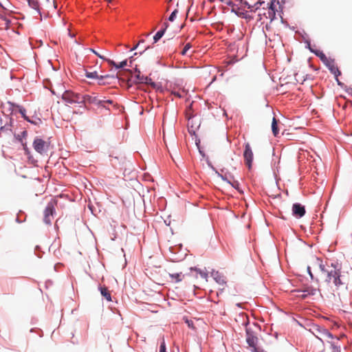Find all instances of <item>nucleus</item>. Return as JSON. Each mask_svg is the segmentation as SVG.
I'll use <instances>...</instances> for the list:
<instances>
[{
	"instance_id": "obj_22",
	"label": "nucleus",
	"mask_w": 352,
	"mask_h": 352,
	"mask_svg": "<svg viewBox=\"0 0 352 352\" xmlns=\"http://www.w3.org/2000/svg\"><path fill=\"white\" fill-rule=\"evenodd\" d=\"M171 94L174 95L175 97H177V98H182L184 96V94H185V91L184 90H182V91H171Z\"/></svg>"
},
{
	"instance_id": "obj_14",
	"label": "nucleus",
	"mask_w": 352,
	"mask_h": 352,
	"mask_svg": "<svg viewBox=\"0 0 352 352\" xmlns=\"http://www.w3.org/2000/svg\"><path fill=\"white\" fill-rule=\"evenodd\" d=\"M305 292H306L307 295L309 296H314L318 292H320V289H316L313 287L312 286H307L304 288Z\"/></svg>"
},
{
	"instance_id": "obj_43",
	"label": "nucleus",
	"mask_w": 352,
	"mask_h": 352,
	"mask_svg": "<svg viewBox=\"0 0 352 352\" xmlns=\"http://www.w3.org/2000/svg\"><path fill=\"white\" fill-rule=\"evenodd\" d=\"M168 27V24L167 23H164V28L163 29H165V30H166Z\"/></svg>"
},
{
	"instance_id": "obj_6",
	"label": "nucleus",
	"mask_w": 352,
	"mask_h": 352,
	"mask_svg": "<svg viewBox=\"0 0 352 352\" xmlns=\"http://www.w3.org/2000/svg\"><path fill=\"white\" fill-rule=\"evenodd\" d=\"M54 212V204L53 202H49L44 210V222L46 224H51L53 219Z\"/></svg>"
},
{
	"instance_id": "obj_26",
	"label": "nucleus",
	"mask_w": 352,
	"mask_h": 352,
	"mask_svg": "<svg viewBox=\"0 0 352 352\" xmlns=\"http://www.w3.org/2000/svg\"><path fill=\"white\" fill-rule=\"evenodd\" d=\"M0 18L5 21L6 28H8L10 24V21L3 14H0Z\"/></svg>"
},
{
	"instance_id": "obj_17",
	"label": "nucleus",
	"mask_w": 352,
	"mask_h": 352,
	"mask_svg": "<svg viewBox=\"0 0 352 352\" xmlns=\"http://www.w3.org/2000/svg\"><path fill=\"white\" fill-rule=\"evenodd\" d=\"M170 277L171 278V280L173 281H175V283L180 282L183 278L184 275L182 273H174V274H170Z\"/></svg>"
},
{
	"instance_id": "obj_29",
	"label": "nucleus",
	"mask_w": 352,
	"mask_h": 352,
	"mask_svg": "<svg viewBox=\"0 0 352 352\" xmlns=\"http://www.w3.org/2000/svg\"><path fill=\"white\" fill-rule=\"evenodd\" d=\"M264 3V1H258L254 5L252 6L253 12H255L256 10L259 8V6Z\"/></svg>"
},
{
	"instance_id": "obj_5",
	"label": "nucleus",
	"mask_w": 352,
	"mask_h": 352,
	"mask_svg": "<svg viewBox=\"0 0 352 352\" xmlns=\"http://www.w3.org/2000/svg\"><path fill=\"white\" fill-rule=\"evenodd\" d=\"M243 157L245 165L248 166V169H251L253 161V152L249 143L245 144Z\"/></svg>"
},
{
	"instance_id": "obj_33",
	"label": "nucleus",
	"mask_w": 352,
	"mask_h": 352,
	"mask_svg": "<svg viewBox=\"0 0 352 352\" xmlns=\"http://www.w3.org/2000/svg\"><path fill=\"white\" fill-rule=\"evenodd\" d=\"M160 352H166V344H165L164 340H163L160 344Z\"/></svg>"
},
{
	"instance_id": "obj_11",
	"label": "nucleus",
	"mask_w": 352,
	"mask_h": 352,
	"mask_svg": "<svg viewBox=\"0 0 352 352\" xmlns=\"http://www.w3.org/2000/svg\"><path fill=\"white\" fill-rule=\"evenodd\" d=\"M211 276L219 285H224L226 284L225 277L218 271L213 270L211 272Z\"/></svg>"
},
{
	"instance_id": "obj_36",
	"label": "nucleus",
	"mask_w": 352,
	"mask_h": 352,
	"mask_svg": "<svg viewBox=\"0 0 352 352\" xmlns=\"http://www.w3.org/2000/svg\"><path fill=\"white\" fill-rule=\"evenodd\" d=\"M107 62L111 66H113L116 68L117 67V63H116L113 60H111V59H108L107 60Z\"/></svg>"
},
{
	"instance_id": "obj_18",
	"label": "nucleus",
	"mask_w": 352,
	"mask_h": 352,
	"mask_svg": "<svg viewBox=\"0 0 352 352\" xmlns=\"http://www.w3.org/2000/svg\"><path fill=\"white\" fill-rule=\"evenodd\" d=\"M12 107H13V110L17 109L19 111V112L21 114L23 118H24L26 120L29 121V120L28 119V118L25 116V109L23 107L18 105V104H12Z\"/></svg>"
},
{
	"instance_id": "obj_24",
	"label": "nucleus",
	"mask_w": 352,
	"mask_h": 352,
	"mask_svg": "<svg viewBox=\"0 0 352 352\" xmlns=\"http://www.w3.org/2000/svg\"><path fill=\"white\" fill-rule=\"evenodd\" d=\"M298 293H299L297 296L299 297V298H301L302 299H305L307 297H308L309 296L307 295L306 292H305V289H302V290H298L297 291Z\"/></svg>"
},
{
	"instance_id": "obj_42",
	"label": "nucleus",
	"mask_w": 352,
	"mask_h": 352,
	"mask_svg": "<svg viewBox=\"0 0 352 352\" xmlns=\"http://www.w3.org/2000/svg\"><path fill=\"white\" fill-rule=\"evenodd\" d=\"M99 58L102 59V60H105V61H107V60L109 59V58H107L105 56H102L101 54L99 56Z\"/></svg>"
},
{
	"instance_id": "obj_28",
	"label": "nucleus",
	"mask_w": 352,
	"mask_h": 352,
	"mask_svg": "<svg viewBox=\"0 0 352 352\" xmlns=\"http://www.w3.org/2000/svg\"><path fill=\"white\" fill-rule=\"evenodd\" d=\"M234 188H236V190H238L239 192H242V191H241L239 190V183L237 182V181H235L234 180L232 182H228Z\"/></svg>"
},
{
	"instance_id": "obj_16",
	"label": "nucleus",
	"mask_w": 352,
	"mask_h": 352,
	"mask_svg": "<svg viewBox=\"0 0 352 352\" xmlns=\"http://www.w3.org/2000/svg\"><path fill=\"white\" fill-rule=\"evenodd\" d=\"M100 293L108 301H111V294L106 287H100Z\"/></svg>"
},
{
	"instance_id": "obj_21",
	"label": "nucleus",
	"mask_w": 352,
	"mask_h": 352,
	"mask_svg": "<svg viewBox=\"0 0 352 352\" xmlns=\"http://www.w3.org/2000/svg\"><path fill=\"white\" fill-rule=\"evenodd\" d=\"M320 336L324 338H332V334L327 329H323L322 331H320Z\"/></svg>"
},
{
	"instance_id": "obj_41",
	"label": "nucleus",
	"mask_w": 352,
	"mask_h": 352,
	"mask_svg": "<svg viewBox=\"0 0 352 352\" xmlns=\"http://www.w3.org/2000/svg\"><path fill=\"white\" fill-rule=\"evenodd\" d=\"M90 50L94 53L98 57H99V56L100 55L98 52H97L96 51H95L93 49H90Z\"/></svg>"
},
{
	"instance_id": "obj_9",
	"label": "nucleus",
	"mask_w": 352,
	"mask_h": 352,
	"mask_svg": "<svg viewBox=\"0 0 352 352\" xmlns=\"http://www.w3.org/2000/svg\"><path fill=\"white\" fill-rule=\"evenodd\" d=\"M305 206L301 205L300 204L296 203L292 206V214L296 218H301L305 214Z\"/></svg>"
},
{
	"instance_id": "obj_37",
	"label": "nucleus",
	"mask_w": 352,
	"mask_h": 352,
	"mask_svg": "<svg viewBox=\"0 0 352 352\" xmlns=\"http://www.w3.org/2000/svg\"><path fill=\"white\" fill-rule=\"evenodd\" d=\"M110 82L109 81H106V80H98V85H104L106 84H109Z\"/></svg>"
},
{
	"instance_id": "obj_46",
	"label": "nucleus",
	"mask_w": 352,
	"mask_h": 352,
	"mask_svg": "<svg viewBox=\"0 0 352 352\" xmlns=\"http://www.w3.org/2000/svg\"><path fill=\"white\" fill-rule=\"evenodd\" d=\"M316 337L318 338L320 340L322 339V338H319L318 336Z\"/></svg>"
},
{
	"instance_id": "obj_12",
	"label": "nucleus",
	"mask_w": 352,
	"mask_h": 352,
	"mask_svg": "<svg viewBox=\"0 0 352 352\" xmlns=\"http://www.w3.org/2000/svg\"><path fill=\"white\" fill-rule=\"evenodd\" d=\"M28 4L33 9L36 10V12L40 14V3L42 1L48 2L49 0H27Z\"/></svg>"
},
{
	"instance_id": "obj_44",
	"label": "nucleus",
	"mask_w": 352,
	"mask_h": 352,
	"mask_svg": "<svg viewBox=\"0 0 352 352\" xmlns=\"http://www.w3.org/2000/svg\"><path fill=\"white\" fill-rule=\"evenodd\" d=\"M226 3H227V5H228V6H232V5H233L232 2V1H228Z\"/></svg>"
},
{
	"instance_id": "obj_30",
	"label": "nucleus",
	"mask_w": 352,
	"mask_h": 352,
	"mask_svg": "<svg viewBox=\"0 0 352 352\" xmlns=\"http://www.w3.org/2000/svg\"><path fill=\"white\" fill-rule=\"evenodd\" d=\"M195 270L197 272H198L203 278H205L206 280H207L208 274L206 272H201L200 270H198V269H195Z\"/></svg>"
},
{
	"instance_id": "obj_39",
	"label": "nucleus",
	"mask_w": 352,
	"mask_h": 352,
	"mask_svg": "<svg viewBox=\"0 0 352 352\" xmlns=\"http://www.w3.org/2000/svg\"><path fill=\"white\" fill-rule=\"evenodd\" d=\"M144 42V40L140 41L139 43L131 49V50H134L135 49H136L138 47V46L140 45V43H143Z\"/></svg>"
},
{
	"instance_id": "obj_20",
	"label": "nucleus",
	"mask_w": 352,
	"mask_h": 352,
	"mask_svg": "<svg viewBox=\"0 0 352 352\" xmlns=\"http://www.w3.org/2000/svg\"><path fill=\"white\" fill-rule=\"evenodd\" d=\"M165 33V29H162L160 31H158L155 35L153 36L154 43H157L164 34Z\"/></svg>"
},
{
	"instance_id": "obj_25",
	"label": "nucleus",
	"mask_w": 352,
	"mask_h": 352,
	"mask_svg": "<svg viewBox=\"0 0 352 352\" xmlns=\"http://www.w3.org/2000/svg\"><path fill=\"white\" fill-rule=\"evenodd\" d=\"M267 7L268 10L273 9L274 10L276 11V3H275V1H273V0H270V1L267 3Z\"/></svg>"
},
{
	"instance_id": "obj_40",
	"label": "nucleus",
	"mask_w": 352,
	"mask_h": 352,
	"mask_svg": "<svg viewBox=\"0 0 352 352\" xmlns=\"http://www.w3.org/2000/svg\"><path fill=\"white\" fill-rule=\"evenodd\" d=\"M102 106H104V103H109V104H111L112 103V101L110 100H102Z\"/></svg>"
},
{
	"instance_id": "obj_34",
	"label": "nucleus",
	"mask_w": 352,
	"mask_h": 352,
	"mask_svg": "<svg viewBox=\"0 0 352 352\" xmlns=\"http://www.w3.org/2000/svg\"><path fill=\"white\" fill-rule=\"evenodd\" d=\"M143 83H145V84H149L151 85L153 88H155L156 87V84L153 82H152L151 79L150 78H148V80H144L143 81Z\"/></svg>"
},
{
	"instance_id": "obj_1",
	"label": "nucleus",
	"mask_w": 352,
	"mask_h": 352,
	"mask_svg": "<svg viewBox=\"0 0 352 352\" xmlns=\"http://www.w3.org/2000/svg\"><path fill=\"white\" fill-rule=\"evenodd\" d=\"M311 265L318 267L322 272L326 273L327 276L322 289L326 294H334L335 292H337L339 295L340 290L347 289V284L341 278L340 270L338 269L335 265L332 264L331 269H325L322 261L315 257L311 261Z\"/></svg>"
},
{
	"instance_id": "obj_2",
	"label": "nucleus",
	"mask_w": 352,
	"mask_h": 352,
	"mask_svg": "<svg viewBox=\"0 0 352 352\" xmlns=\"http://www.w3.org/2000/svg\"><path fill=\"white\" fill-rule=\"evenodd\" d=\"M315 54L325 64V65L329 68L333 74H334L336 76L341 74L338 67L335 63L334 60L327 58L322 52L318 51L316 52Z\"/></svg>"
},
{
	"instance_id": "obj_38",
	"label": "nucleus",
	"mask_w": 352,
	"mask_h": 352,
	"mask_svg": "<svg viewBox=\"0 0 352 352\" xmlns=\"http://www.w3.org/2000/svg\"><path fill=\"white\" fill-rule=\"evenodd\" d=\"M245 6L248 7L251 12H253V8L252 5H250L248 2H245Z\"/></svg>"
},
{
	"instance_id": "obj_45",
	"label": "nucleus",
	"mask_w": 352,
	"mask_h": 352,
	"mask_svg": "<svg viewBox=\"0 0 352 352\" xmlns=\"http://www.w3.org/2000/svg\"><path fill=\"white\" fill-rule=\"evenodd\" d=\"M107 2H111L112 0H106Z\"/></svg>"
},
{
	"instance_id": "obj_8",
	"label": "nucleus",
	"mask_w": 352,
	"mask_h": 352,
	"mask_svg": "<svg viewBox=\"0 0 352 352\" xmlns=\"http://www.w3.org/2000/svg\"><path fill=\"white\" fill-rule=\"evenodd\" d=\"M246 342L248 345L252 348V351L255 352V350H258L257 348L258 338L254 336L252 333L247 331Z\"/></svg>"
},
{
	"instance_id": "obj_13",
	"label": "nucleus",
	"mask_w": 352,
	"mask_h": 352,
	"mask_svg": "<svg viewBox=\"0 0 352 352\" xmlns=\"http://www.w3.org/2000/svg\"><path fill=\"white\" fill-rule=\"evenodd\" d=\"M135 74L134 75V78H135V82L138 83H143L144 80H148V78L146 76H142L140 74V71L135 68Z\"/></svg>"
},
{
	"instance_id": "obj_23",
	"label": "nucleus",
	"mask_w": 352,
	"mask_h": 352,
	"mask_svg": "<svg viewBox=\"0 0 352 352\" xmlns=\"http://www.w3.org/2000/svg\"><path fill=\"white\" fill-rule=\"evenodd\" d=\"M268 16L267 18H269L270 20H273L275 18L276 16V12L273 9L268 10Z\"/></svg>"
},
{
	"instance_id": "obj_32",
	"label": "nucleus",
	"mask_w": 352,
	"mask_h": 352,
	"mask_svg": "<svg viewBox=\"0 0 352 352\" xmlns=\"http://www.w3.org/2000/svg\"><path fill=\"white\" fill-rule=\"evenodd\" d=\"M127 65V60H124L122 61L120 64H117L116 69H120L125 67Z\"/></svg>"
},
{
	"instance_id": "obj_15",
	"label": "nucleus",
	"mask_w": 352,
	"mask_h": 352,
	"mask_svg": "<svg viewBox=\"0 0 352 352\" xmlns=\"http://www.w3.org/2000/svg\"><path fill=\"white\" fill-rule=\"evenodd\" d=\"M0 6L5 10L12 12V4L8 0H0Z\"/></svg>"
},
{
	"instance_id": "obj_3",
	"label": "nucleus",
	"mask_w": 352,
	"mask_h": 352,
	"mask_svg": "<svg viewBox=\"0 0 352 352\" xmlns=\"http://www.w3.org/2000/svg\"><path fill=\"white\" fill-rule=\"evenodd\" d=\"M49 143L40 138H36L33 142L34 150L41 155H44L49 149Z\"/></svg>"
},
{
	"instance_id": "obj_31",
	"label": "nucleus",
	"mask_w": 352,
	"mask_h": 352,
	"mask_svg": "<svg viewBox=\"0 0 352 352\" xmlns=\"http://www.w3.org/2000/svg\"><path fill=\"white\" fill-rule=\"evenodd\" d=\"M177 10H175L170 15V16L168 17V20L170 21H173L176 17V15H177Z\"/></svg>"
},
{
	"instance_id": "obj_35",
	"label": "nucleus",
	"mask_w": 352,
	"mask_h": 352,
	"mask_svg": "<svg viewBox=\"0 0 352 352\" xmlns=\"http://www.w3.org/2000/svg\"><path fill=\"white\" fill-rule=\"evenodd\" d=\"M307 270L308 274H309V276H310L311 279V280H314V275H313V274H312V272H311V266H309H309H307Z\"/></svg>"
},
{
	"instance_id": "obj_10",
	"label": "nucleus",
	"mask_w": 352,
	"mask_h": 352,
	"mask_svg": "<svg viewBox=\"0 0 352 352\" xmlns=\"http://www.w3.org/2000/svg\"><path fill=\"white\" fill-rule=\"evenodd\" d=\"M85 76L88 78L98 79V80L114 79V76L109 74L99 76L97 72H89L86 71Z\"/></svg>"
},
{
	"instance_id": "obj_27",
	"label": "nucleus",
	"mask_w": 352,
	"mask_h": 352,
	"mask_svg": "<svg viewBox=\"0 0 352 352\" xmlns=\"http://www.w3.org/2000/svg\"><path fill=\"white\" fill-rule=\"evenodd\" d=\"M192 45L190 43H188L184 47L183 50L182 51L181 54L182 55L184 56L186 55L187 51L191 48Z\"/></svg>"
},
{
	"instance_id": "obj_7",
	"label": "nucleus",
	"mask_w": 352,
	"mask_h": 352,
	"mask_svg": "<svg viewBox=\"0 0 352 352\" xmlns=\"http://www.w3.org/2000/svg\"><path fill=\"white\" fill-rule=\"evenodd\" d=\"M89 103L96 105H102V100L94 95H81L80 103Z\"/></svg>"
},
{
	"instance_id": "obj_4",
	"label": "nucleus",
	"mask_w": 352,
	"mask_h": 352,
	"mask_svg": "<svg viewBox=\"0 0 352 352\" xmlns=\"http://www.w3.org/2000/svg\"><path fill=\"white\" fill-rule=\"evenodd\" d=\"M62 98L65 102L69 104H80L81 94L71 91H66L63 94Z\"/></svg>"
},
{
	"instance_id": "obj_19",
	"label": "nucleus",
	"mask_w": 352,
	"mask_h": 352,
	"mask_svg": "<svg viewBox=\"0 0 352 352\" xmlns=\"http://www.w3.org/2000/svg\"><path fill=\"white\" fill-rule=\"evenodd\" d=\"M272 130L274 136H276L278 134V129L277 126V121L275 118H273L272 122Z\"/></svg>"
}]
</instances>
